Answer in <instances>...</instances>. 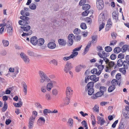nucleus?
<instances>
[{"label": "nucleus", "mask_w": 129, "mask_h": 129, "mask_svg": "<svg viewBox=\"0 0 129 129\" xmlns=\"http://www.w3.org/2000/svg\"><path fill=\"white\" fill-rule=\"evenodd\" d=\"M20 18L22 20L28 21L29 19V18L27 17H26L25 16H21L20 17Z\"/></svg>", "instance_id": "nucleus-39"}, {"label": "nucleus", "mask_w": 129, "mask_h": 129, "mask_svg": "<svg viewBox=\"0 0 129 129\" xmlns=\"http://www.w3.org/2000/svg\"><path fill=\"white\" fill-rule=\"evenodd\" d=\"M14 74L16 75L18 73L19 68L18 67H16L14 68Z\"/></svg>", "instance_id": "nucleus-56"}, {"label": "nucleus", "mask_w": 129, "mask_h": 129, "mask_svg": "<svg viewBox=\"0 0 129 129\" xmlns=\"http://www.w3.org/2000/svg\"><path fill=\"white\" fill-rule=\"evenodd\" d=\"M91 46V42H89L88 44L87 45L86 47L85 48L84 50V53H86L88 51L89 49Z\"/></svg>", "instance_id": "nucleus-19"}, {"label": "nucleus", "mask_w": 129, "mask_h": 129, "mask_svg": "<svg viewBox=\"0 0 129 129\" xmlns=\"http://www.w3.org/2000/svg\"><path fill=\"white\" fill-rule=\"evenodd\" d=\"M72 68V66L71 63L68 61L66 63L64 70L66 73H67L69 72V70H71Z\"/></svg>", "instance_id": "nucleus-4"}, {"label": "nucleus", "mask_w": 129, "mask_h": 129, "mask_svg": "<svg viewBox=\"0 0 129 129\" xmlns=\"http://www.w3.org/2000/svg\"><path fill=\"white\" fill-rule=\"evenodd\" d=\"M105 51L107 52H110L112 50V48L110 46H107L105 48Z\"/></svg>", "instance_id": "nucleus-40"}, {"label": "nucleus", "mask_w": 129, "mask_h": 129, "mask_svg": "<svg viewBox=\"0 0 129 129\" xmlns=\"http://www.w3.org/2000/svg\"><path fill=\"white\" fill-rule=\"evenodd\" d=\"M104 67V66L102 65H100L98 66V68L99 70L102 71Z\"/></svg>", "instance_id": "nucleus-53"}, {"label": "nucleus", "mask_w": 129, "mask_h": 129, "mask_svg": "<svg viewBox=\"0 0 129 129\" xmlns=\"http://www.w3.org/2000/svg\"><path fill=\"white\" fill-rule=\"evenodd\" d=\"M89 79L91 80L94 81L95 82L99 80V78L98 77L96 78V75H93L90 76Z\"/></svg>", "instance_id": "nucleus-15"}, {"label": "nucleus", "mask_w": 129, "mask_h": 129, "mask_svg": "<svg viewBox=\"0 0 129 129\" xmlns=\"http://www.w3.org/2000/svg\"><path fill=\"white\" fill-rule=\"evenodd\" d=\"M72 90H71V88L70 87H68L66 90V93L67 96L70 97V96L72 94Z\"/></svg>", "instance_id": "nucleus-9"}, {"label": "nucleus", "mask_w": 129, "mask_h": 129, "mask_svg": "<svg viewBox=\"0 0 129 129\" xmlns=\"http://www.w3.org/2000/svg\"><path fill=\"white\" fill-rule=\"evenodd\" d=\"M76 51H74V49L73 50L72 53L71 55L72 56V57H73V58L76 56L78 54V53Z\"/></svg>", "instance_id": "nucleus-43"}, {"label": "nucleus", "mask_w": 129, "mask_h": 129, "mask_svg": "<svg viewBox=\"0 0 129 129\" xmlns=\"http://www.w3.org/2000/svg\"><path fill=\"white\" fill-rule=\"evenodd\" d=\"M13 105L15 107H21L22 105V102L21 101H19L18 103H13Z\"/></svg>", "instance_id": "nucleus-21"}, {"label": "nucleus", "mask_w": 129, "mask_h": 129, "mask_svg": "<svg viewBox=\"0 0 129 129\" xmlns=\"http://www.w3.org/2000/svg\"><path fill=\"white\" fill-rule=\"evenodd\" d=\"M12 28L11 26H10L8 27L7 29V31L8 33H10L12 34Z\"/></svg>", "instance_id": "nucleus-55"}, {"label": "nucleus", "mask_w": 129, "mask_h": 129, "mask_svg": "<svg viewBox=\"0 0 129 129\" xmlns=\"http://www.w3.org/2000/svg\"><path fill=\"white\" fill-rule=\"evenodd\" d=\"M56 82L55 81H52L51 82L48 83L47 86V90L48 91L50 90L52 87L54 86H56Z\"/></svg>", "instance_id": "nucleus-7"}, {"label": "nucleus", "mask_w": 129, "mask_h": 129, "mask_svg": "<svg viewBox=\"0 0 129 129\" xmlns=\"http://www.w3.org/2000/svg\"><path fill=\"white\" fill-rule=\"evenodd\" d=\"M48 47L50 49H53L56 47V44L53 42H50L48 44Z\"/></svg>", "instance_id": "nucleus-14"}, {"label": "nucleus", "mask_w": 129, "mask_h": 129, "mask_svg": "<svg viewBox=\"0 0 129 129\" xmlns=\"http://www.w3.org/2000/svg\"><path fill=\"white\" fill-rule=\"evenodd\" d=\"M94 83L93 82L91 81L88 83L86 86L85 87V90L87 91L88 89L90 88H93L94 86Z\"/></svg>", "instance_id": "nucleus-10"}, {"label": "nucleus", "mask_w": 129, "mask_h": 129, "mask_svg": "<svg viewBox=\"0 0 129 129\" xmlns=\"http://www.w3.org/2000/svg\"><path fill=\"white\" fill-rule=\"evenodd\" d=\"M115 88V86H110L108 88V91L109 92H112Z\"/></svg>", "instance_id": "nucleus-30"}, {"label": "nucleus", "mask_w": 129, "mask_h": 129, "mask_svg": "<svg viewBox=\"0 0 129 129\" xmlns=\"http://www.w3.org/2000/svg\"><path fill=\"white\" fill-rule=\"evenodd\" d=\"M32 31L31 30H29V33H23V34L22 35V36H27L29 35H31L32 34Z\"/></svg>", "instance_id": "nucleus-36"}, {"label": "nucleus", "mask_w": 129, "mask_h": 129, "mask_svg": "<svg viewBox=\"0 0 129 129\" xmlns=\"http://www.w3.org/2000/svg\"><path fill=\"white\" fill-rule=\"evenodd\" d=\"M112 17L113 20L116 22L118 20L119 13L116 11H114L112 13Z\"/></svg>", "instance_id": "nucleus-6"}, {"label": "nucleus", "mask_w": 129, "mask_h": 129, "mask_svg": "<svg viewBox=\"0 0 129 129\" xmlns=\"http://www.w3.org/2000/svg\"><path fill=\"white\" fill-rule=\"evenodd\" d=\"M102 53L103 56H104L103 57H107L109 56L110 54L108 52L105 53L104 52V51H103L102 52Z\"/></svg>", "instance_id": "nucleus-52"}, {"label": "nucleus", "mask_w": 129, "mask_h": 129, "mask_svg": "<svg viewBox=\"0 0 129 129\" xmlns=\"http://www.w3.org/2000/svg\"><path fill=\"white\" fill-rule=\"evenodd\" d=\"M7 104L5 102L4 106L2 109V111L3 112H5L7 109Z\"/></svg>", "instance_id": "nucleus-41"}, {"label": "nucleus", "mask_w": 129, "mask_h": 129, "mask_svg": "<svg viewBox=\"0 0 129 129\" xmlns=\"http://www.w3.org/2000/svg\"><path fill=\"white\" fill-rule=\"evenodd\" d=\"M90 8V6L89 4L84 5L82 6L83 9L84 10H87Z\"/></svg>", "instance_id": "nucleus-23"}, {"label": "nucleus", "mask_w": 129, "mask_h": 129, "mask_svg": "<svg viewBox=\"0 0 129 129\" xmlns=\"http://www.w3.org/2000/svg\"><path fill=\"white\" fill-rule=\"evenodd\" d=\"M115 65V63L114 62L111 61L108 63V65L109 67L111 68L113 67V66Z\"/></svg>", "instance_id": "nucleus-46"}, {"label": "nucleus", "mask_w": 129, "mask_h": 129, "mask_svg": "<svg viewBox=\"0 0 129 129\" xmlns=\"http://www.w3.org/2000/svg\"><path fill=\"white\" fill-rule=\"evenodd\" d=\"M44 40L43 38L39 39L37 40V44L39 46H41L44 44Z\"/></svg>", "instance_id": "nucleus-18"}, {"label": "nucleus", "mask_w": 129, "mask_h": 129, "mask_svg": "<svg viewBox=\"0 0 129 129\" xmlns=\"http://www.w3.org/2000/svg\"><path fill=\"white\" fill-rule=\"evenodd\" d=\"M58 91L56 89H54L52 91V93L53 95H56L58 93Z\"/></svg>", "instance_id": "nucleus-54"}, {"label": "nucleus", "mask_w": 129, "mask_h": 129, "mask_svg": "<svg viewBox=\"0 0 129 129\" xmlns=\"http://www.w3.org/2000/svg\"><path fill=\"white\" fill-rule=\"evenodd\" d=\"M72 56L70 55L68 57H64L63 58V60L65 61H67L70 58H73V57H72Z\"/></svg>", "instance_id": "nucleus-47"}, {"label": "nucleus", "mask_w": 129, "mask_h": 129, "mask_svg": "<svg viewBox=\"0 0 129 129\" xmlns=\"http://www.w3.org/2000/svg\"><path fill=\"white\" fill-rule=\"evenodd\" d=\"M74 36L73 34H69L68 36V45L69 46L72 45L73 43V39H74Z\"/></svg>", "instance_id": "nucleus-5"}, {"label": "nucleus", "mask_w": 129, "mask_h": 129, "mask_svg": "<svg viewBox=\"0 0 129 129\" xmlns=\"http://www.w3.org/2000/svg\"><path fill=\"white\" fill-rule=\"evenodd\" d=\"M116 55L115 54H112L110 56V58L112 60H114L116 58Z\"/></svg>", "instance_id": "nucleus-48"}, {"label": "nucleus", "mask_w": 129, "mask_h": 129, "mask_svg": "<svg viewBox=\"0 0 129 129\" xmlns=\"http://www.w3.org/2000/svg\"><path fill=\"white\" fill-rule=\"evenodd\" d=\"M103 94L102 93H101V92L100 91L97 92L95 95L96 97H100L102 96Z\"/></svg>", "instance_id": "nucleus-45"}, {"label": "nucleus", "mask_w": 129, "mask_h": 129, "mask_svg": "<svg viewBox=\"0 0 129 129\" xmlns=\"http://www.w3.org/2000/svg\"><path fill=\"white\" fill-rule=\"evenodd\" d=\"M51 111L50 110L47 109H45L43 111V114L44 115L46 116H47V114L48 113H51Z\"/></svg>", "instance_id": "nucleus-28"}, {"label": "nucleus", "mask_w": 129, "mask_h": 129, "mask_svg": "<svg viewBox=\"0 0 129 129\" xmlns=\"http://www.w3.org/2000/svg\"><path fill=\"white\" fill-rule=\"evenodd\" d=\"M22 26H21L20 27L23 29L24 31L27 32L29 31V30H30V29L31 27L30 26L25 25Z\"/></svg>", "instance_id": "nucleus-12"}, {"label": "nucleus", "mask_w": 129, "mask_h": 129, "mask_svg": "<svg viewBox=\"0 0 129 129\" xmlns=\"http://www.w3.org/2000/svg\"><path fill=\"white\" fill-rule=\"evenodd\" d=\"M27 53L28 55L30 56H33L34 55V53L30 50H28L27 51Z\"/></svg>", "instance_id": "nucleus-44"}, {"label": "nucleus", "mask_w": 129, "mask_h": 129, "mask_svg": "<svg viewBox=\"0 0 129 129\" xmlns=\"http://www.w3.org/2000/svg\"><path fill=\"white\" fill-rule=\"evenodd\" d=\"M81 36L79 35L75 36L74 37V39L76 41L78 42L81 39Z\"/></svg>", "instance_id": "nucleus-37"}, {"label": "nucleus", "mask_w": 129, "mask_h": 129, "mask_svg": "<svg viewBox=\"0 0 129 129\" xmlns=\"http://www.w3.org/2000/svg\"><path fill=\"white\" fill-rule=\"evenodd\" d=\"M97 71L98 70L97 69H94L91 71V73L93 74H96Z\"/></svg>", "instance_id": "nucleus-64"}, {"label": "nucleus", "mask_w": 129, "mask_h": 129, "mask_svg": "<svg viewBox=\"0 0 129 129\" xmlns=\"http://www.w3.org/2000/svg\"><path fill=\"white\" fill-rule=\"evenodd\" d=\"M89 13L88 11L86 10V11L83 12L82 13V15L83 16H87Z\"/></svg>", "instance_id": "nucleus-63"}, {"label": "nucleus", "mask_w": 129, "mask_h": 129, "mask_svg": "<svg viewBox=\"0 0 129 129\" xmlns=\"http://www.w3.org/2000/svg\"><path fill=\"white\" fill-rule=\"evenodd\" d=\"M121 75L120 73H118L117 74L116 76V78L118 80L120 79L121 78Z\"/></svg>", "instance_id": "nucleus-62"}, {"label": "nucleus", "mask_w": 129, "mask_h": 129, "mask_svg": "<svg viewBox=\"0 0 129 129\" xmlns=\"http://www.w3.org/2000/svg\"><path fill=\"white\" fill-rule=\"evenodd\" d=\"M99 107L98 106L95 105L93 108V110L96 112H98L99 111Z\"/></svg>", "instance_id": "nucleus-59"}, {"label": "nucleus", "mask_w": 129, "mask_h": 129, "mask_svg": "<svg viewBox=\"0 0 129 129\" xmlns=\"http://www.w3.org/2000/svg\"><path fill=\"white\" fill-rule=\"evenodd\" d=\"M112 25L109 24H107L106 25L105 30L106 31H108L110 29Z\"/></svg>", "instance_id": "nucleus-58"}, {"label": "nucleus", "mask_w": 129, "mask_h": 129, "mask_svg": "<svg viewBox=\"0 0 129 129\" xmlns=\"http://www.w3.org/2000/svg\"><path fill=\"white\" fill-rule=\"evenodd\" d=\"M100 90L101 93H102L104 94V92L106 91V88L104 86H101L100 87Z\"/></svg>", "instance_id": "nucleus-31"}, {"label": "nucleus", "mask_w": 129, "mask_h": 129, "mask_svg": "<svg viewBox=\"0 0 129 129\" xmlns=\"http://www.w3.org/2000/svg\"><path fill=\"white\" fill-rule=\"evenodd\" d=\"M86 66L85 65H79L76 68V71L77 72H79L80 71L82 68H85Z\"/></svg>", "instance_id": "nucleus-17"}, {"label": "nucleus", "mask_w": 129, "mask_h": 129, "mask_svg": "<svg viewBox=\"0 0 129 129\" xmlns=\"http://www.w3.org/2000/svg\"><path fill=\"white\" fill-rule=\"evenodd\" d=\"M96 6L99 10H101L104 7V4L103 0H96Z\"/></svg>", "instance_id": "nucleus-2"}, {"label": "nucleus", "mask_w": 129, "mask_h": 129, "mask_svg": "<svg viewBox=\"0 0 129 129\" xmlns=\"http://www.w3.org/2000/svg\"><path fill=\"white\" fill-rule=\"evenodd\" d=\"M128 46L127 45H123L121 48V51L123 52H124L126 51L128 47Z\"/></svg>", "instance_id": "nucleus-24"}, {"label": "nucleus", "mask_w": 129, "mask_h": 129, "mask_svg": "<svg viewBox=\"0 0 129 129\" xmlns=\"http://www.w3.org/2000/svg\"><path fill=\"white\" fill-rule=\"evenodd\" d=\"M68 123H69V125L70 126H73V119L71 118H69L68 120Z\"/></svg>", "instance_id": "nucleus-35"}, {"label": "nucleus", "mask_w": 129, "mask_h": 129, "mask_svg": "<svg viewBox=\"0 0 129 129\" xmlns=\"http://www.w3.org/2000/svg\"><path fill=\"white\" fill-rule=\"evenodd\" d=\"M97 36H93L92 37L91 43H94V42L96 41L97 40Z\"/></svg>", "instance_id": "nucleus-57"}, {"label": "nucleus", "mask_w": 129, "mask_h": 129, "mask_svg": "<svg viewBox=\"0 0 129 129\" xmlns=\"http://www.w3.org/2000/svg\"><path fill=\"white\" fill-rule=\"evenodd\" d=\"M121 51V49L120 47H117L114 49V52L116 53H118Z\"/></svg>", "instance_id": "nucleus-22"}, {"label": "nucleus", "mask_w": 129, "mask_h": 129, "mask_svg": "<svg viewBox=\"0 0 129 129\" xmlns=\"http://www.w3.org/2000/svg\"><path fill=\"white\" fill-rule=\"evenodd\" d=\"M94 91V90L93 88H90V89H89L88 91V93L89 95H91L93 93Z\"/></svg>", "instance_id": "nucleus-29"}, {"label": "nucleus", "mask_w": 129, "mask_h": 129, "mask_svg": "<svg viewBox=\"0 0 129 129\" xmlns=\"http://www.w3.org/2000/svg\"><path fill=\"white\" fill-rule=\"evenodd\" d=\"M117 64L118 66L121 67L123 64V61L121 59H120L117 61Z\"/></svg>", "instance_id": "nucleus-26"}, {"label": "nucleus", "mask_w": 129, "mask_h": 129, "mask_svg": "<svg viewBox=\"0 0 129 129\" xmlns=\"http://www.w3.org/2000/svg\"><path fill=\"white\" fill-rule=\"evenodd\" d=\"M29 7L30 9L32 10H34L36 9V5L33 4H31L29 6Z\"/></svg>", "instance_id": "nucleus-42"}, {"label": "nucleus", "mask_w": 129, "mask_h": 129, "mask_svg": "<svg viewBox=\"0 0 129 129\" xmlns=\"http://www.w3.org/2000/svg\"><path fill=\"white\" fill-rule=\"evenodd\" d=\"M30 23L29 21L20 20L18 21V23L19 25L21 26H23L26 24H28Z\"/></svg>", "instance_id": "nucleus-11"}, {"label": "nucleus", "mask_w": 129, "mask_h": 129, "mask_svg": "<svg viewBox=\"0 0 129 129\" xmlns=\"http://www.w3.org/2000/svg\"><path fill=\"white\" fill-rule=\"evenodd\" d=\"M58 43L60 45L62 46H64L66 44V41L62 39H59L58 40Z\"/></svg>", "instance_id": "nucleus-13"}, {"label": "nucleus", "mask_w": 129, "mask_h": 129, "mask_svg": "<svg viewBox=\"0 0 129 129\" xmlns=\"http://www.w3.org/2000/svg\"><path fill=\"white\" fill-rule=\"evenodd\" d=\"M85 21L89 24L91 23L92 21L91 19L89 17H87L85 19Z\"/></svg>", "instance_id": "nucleus-50"}, {"label": "nucleus", "mask_w": 129, "mask_h": 129, "mask_svg": "<svg viewBox=\"0 0 129 129\" xmlns=\"http://www.w3.org/2000/svg\"><path fill=\"white\" fill-rule=\"evenodd\" d=\"M39 73L41 78H45L47 77L46 74L42 71H40Z\"/></svg>", "instance_id": "nucleus-27"}, {"label": "nucleus", "mask_w": 129, "mask_h": 129, "mask_svg": "<svg viewBox=\"0 0 129 129\" xmlns=\"http://www.w3.org/2000/svg\"><path fill=\"white\" fill-rule=\"evenodd\" d=\"M35 117H34L33 116H32L30 117L29 119V124H34L35 120Z\"/></svg>", "instance_id": "nucleus-25"}, {"label": "nucleus", "mask_w": 129, "mask_h": 129, "mask_svg": "<svg viewBox=\"0 0 129 129\" xmlns=\"http://www.w3.org/2000/svg\"><path fill=\"white\" fill-rule=\"evenodd\" d=\"M124 124L122 123H120L118 129H124Z\"/></svg>", "instance_id": "nucleus-60"}, {"label": "nucleus", "mask_w": 129, "mask_h": 129, "mask_svg": "<svg viewBox=\"0 0 129 129\" xmlns=\"http://www.w3.org/2000/svg\"><path fill=\"white\" fill-rule=\"evenodd\" d=\"M80 27L82 29H85L87 28L86 25L84 23H81L80 24Z\"/></svg>", "instance_id": "nucleus-38"}, {"label": "nucleus", "mask_w": 129, "mask_h": 129, "mask_svg": "<svg viewBox=\"0 0 129 129\" xmlns=\"http://www.w3.org/2000/svg\"><path fill=\"white\" fill-rule=\"evenodd\" d=\"M73 32L74 34L78 35L80 33L81 31L79 29L76 28L74 30Z\"/></svg>", "instance_id": "nucleus-34"}, {"label": "nucleus", "mask_w": 129, "mask_h": 129, "mask_svg": "<svg viewBox=\"0 0 129 129\" xmlns=\"http://www.w3.org/2000/svg\"><path fill=\"white\" fill-rule=\"evenodd\" d=\"M119 71L123 74H125L126 73V71L124 68H121L119 69Z\"/></svg>", "instance_id": "nucleus-49"}, {"label": "nucleus", "mask_w": 129, "mask_h": 129, "mask_svg": "<svg viewBox=\"0 0 129 129\" xmlns=\"http://www.w3.org/2000/svg\"><path fill=\"white\" fill-rule=\"evenodd\" d=\"M104 14H101L99 16L98 21L100 25L99 30L100 31L104 27L105 25V22L106 21Z\"/></svg>", "instance_id": "nucleus-1"}, {"label": "nucleus", "mask_w": 129, "mask_h": 129, "mask_svg": "<svg viewBox=\"0 0 129 129\" xmlns=\"http://www.w3.org/2000/svg\"><path fill=\"white\" fill-rule=\"evenodd\" d=\"M50 80V79L48 77L45 78H41L40 82L41 83H45L46 82H48Z\"/></svg>", "instance_id": "nucleus-16"}, {"label": "nucleus", "mask_w": 129, "mask_h": 129, "mask_svg": "<svg viewBox=\"0 0 129 129\" xmlns=\"http://www.w3.org/2000/svg\"><path fill=\"white\" fill-rule=\"evenodd\" d=\"M2 42L4 46L5 47H7L9 45V41L3 39L2 40Z\"/></svg>", "instance_id": "nucleus-20"}, {"label": "nucleus", "mask_w": 129, "mask_h": 129, "mask_svg": "<svg viewBox=\"0 0 129 129\" xmlns=\"http://www.w3.org/2000/svg\"><path fill=\"white\" fill-rule=\"evenodd\" d=\"M20 55L21 58L26 63L28 64L29 63L30 60L28 56L24 53L23 52H21Z\"/></svg>", "instance_id": "nucleus-3"}, {"label": "nucleus", "mask_w": 129, "mask_h": 129, "mask_svg": "<svg viewBox=\"0 0 129 129\" xmlns=\"http://www.w3.org/2000/svg\"><path fill=\"white\" fill-rule=\"evenodd\" d=\"M37 38L36 36H33L30 39V42L31 44L34 45H36L37 43Z\"/></svg>", "instance_id": "nucleus-8"}, {"label": "nucleus", "mask_w": 129, "mask_h": 129, "mask_svg": "<svg viewBox=\"0 0 129 129\" xmlns=\"http://www.w3.org/2000/svg\"><path fill=\"white\" fill-rule=\"evenodd\" d=\"M50 63H53L55 65H57V62L56 61L54 60L53 59L51 60L50 62Z\"/></svg>", "instance_id": "nucleus-61"}, {"label": "nucleus", "mask_w": 129, "mask_h": 129, "mask_svg": "<svg viewBox=\"0 0 129 129\" xmlns=\"http://www.w3.org/2000/svg\"><path fill=\"white\" fill-rule=\"evenodd\" d=\"M23 87L24 89V92L25 94L26 95L27 93V85L24 82L23 83Z\"/></svg>", "instance_id": "nucleus-32"}, {"label": "nucleus", "mask_w": 129, "mask_h": 129, "mask_svg": "<svg viewBox=\"0 0 129 129\" xmlns=\"http://www.w3.org/2000/svg\"><path fill=\"white\" fill-rule=\"evenodd\" d=\"M124 54L123 53H120L118 54V58H120L122 59L124 58Z\"/></svg>", "instance_id": "nucleus-51"}, {"label": "nucleus", "mask_w": 129, "mask_h": 129, "mask_svg": "<svg viewBox=\"0 0 129 129\" xmlns=\"http://www.w3.org/2000/svg\"><path fill=\"white\" fill-rule=\"evenodd\" d=\"M112 84L113 86H115L116 85H118V81L115 79H113L111 81Z\"/></svg>", "instance_id": "nucleus-33"}]
</instances>
